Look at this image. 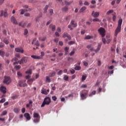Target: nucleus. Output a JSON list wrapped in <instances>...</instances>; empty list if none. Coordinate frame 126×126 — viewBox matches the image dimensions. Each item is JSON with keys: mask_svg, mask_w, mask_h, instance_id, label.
Segmentation results:
<instances>
[{"mask_svg": "<svg viewBox=\"0 0 126 126\" xmlns=\"http://www.w3.org/2000/svg\"><path fill=\"white\" fill-rule=\"evenodd\" d=\"M57 31L58 32H62V29L60 27L57 28Z\"/></svg>", "mask_w": 126, "mask_h": 126, "instance_id": "nucleus-61", "label": "nucleus"}, {"mask_svg": "<svg viewBox=\"0 0 126 126\" xmlns=\"http://www.w3.org/2000/svg\"><path fill=\"white\" fill-rule=\"evenodd\" d=\"M7 114V111L6 110H4L2 112V114H1L0 116L2 117V116H5Z\"/></svg>", "mask_w": 126, "mask_h": 126, "instance_id": "nucleus-35", "label": "nucleus"}, {"mask_svg": "<svg viewBox=\"0 0 126 126\" xmlns=\"http://www.w3.org/2000/svg\"><path fill=\"white\" fill-rule=\"evenodd\" d=\"M80 88H87V85H86V84H83L81 86Z\"/></svg>", "mask_w": 126, "mask_h": 126, "instance_id": "nucleus-47", "label": "nucleus"}, {"mask_svg": "<svg viewBox=\"0 0 126 126\" xmlns=\"http://www.w3.org/2000/svg\"><path fill=\"white\" fill-rule=\"evenodd\" d=\"M84 5H89V2L87 1H85V2L84 3Z\"/></svg>", "mask_w": 126, "mask_h": 126, "instance_id": "nucleus-59", "label": "nucleus"}, {"mask_svg": "<svg viewBox=\"0 0 126 126\" xmlns=\"http://www.w3.org/2000/svg\"><path fill=\"white\" fill-rule=\"evenodd\" d=\"M112 15H113V18H112L113 21H116V18H117V17H116V13H113Z\"/></svg>", "mask_w": 126, "mask_h": 126, "instance_id": "nucleus-38", "label": "nucleus"}, {"mask_svg": "<svg viewBox=\"0 0 126 126\" xmlns=\"http://www.w3.org/2000/svg\"><path fill=\"white\" fill-rule=\"evenodd\" d=\"M17 74L19 77H22V74L20 72H17Z\"/></svg>", "mask_w": 126, "mask_h": 126, "instance_id": "nucleus-48", "label": "nucleus"}, {"mask_svg": "<svg viewBox=\"0 0 126 126\" xmlns=\"http://www.w3.org/2000/svg\"><path fill=\"white\" fill-rule=\"evenodd\" d=\"M27 61H28V58L23 57L19 62L20 64H22V63H27Z\"/></svg>", "mask_w": 126, "mask_h": 126, "instance_id": "nucleus-10", "label": "nucleus"}, {"mask_svg": "<svg viewBox=\"0 0 126 126\" xmlns=\"http://www.w3.org/2000/svg\"><path fill=\"white\" fill-rule=\"evenodd\" d=\"M74 66H75L74 67L75 70H80V69H81V67L80 66L75 65Z\"/></svg>", "mask_w": 126, "mask_h": 126, "instance_id": "nucleus-24", "label": "nucleus"}, {"mask_svg": "<svg viewBox=\"0 0 126 126\" xmlns=\"http://www.w3.org/2000/svg\"><path fill=\"white\" fill-rule=\"evenodd\" d=\"M34 80H35V79L34 78H32L31 79H29L27 82L28 83V84H29L30 85H31V84H32V82H33V81H34Z\"/></svg>", "mask_w": 126, "mask_h": 126, "instance_id": "nucleus-23", "label": "nucleus"}, {"mask_svg": "<svg viewBox=\"0 0 126 126\" xmlns=\"http://www.w3.org/2000/svg\"><path fill=\"white\" fill-rule=\"evenodd\" d=\"M26 73L27 74H32V70L31 69H29V70L26 71Z\"/></svg>", "mask_w": 126, "mask_h": 126, "instance_id": "nucleus-31", "label": "nucleus"}, {"mask_svg": "<svg viewBox=\"0 0 126 126\" xmlns=\"http://www.w3.org/2000/svg\"><path fill=\"white\" fill-rule=\"evenodd\" d=\"M15 51L17 53H20L21 54H23V53H24V50H23V48L21 47L16 48L15 49Z\"/></svg>", "mask_w": 126, "mask_h": 126, "instance_id": "nucleus-13", "label": "nucleus"}, {"mask_svg": "<svg viewBox=\"0 0 126 126\" xmlns=\"http://www.w3.org/2000/svg\"><path fill=\"white\" fill-rule=\"evenodd\" d=\"M31 58H32V59H34V60H40V59H41V57L36 56L34 55L31 56Z\"/></svg>", "mask_w": 126, "mask_h": 126, "instance_id": "nucleus-21", "label": "nucleus"}, {"mask_svg": "<svg viewBox=\"0 0 126 126\" xmlns=\"http://www.w3.org/2000/svg\"><path fill=\"white\" fill-rule=\"evenodd\" d=\"M37 39L36 38H33V41L32 42V45H34L37 47H39L40 46V44L39 43V41H36Z\"/></svg>", "mask_w": 126, "mask_h": 126, "instance_id": "nucleus-12", "label": "nucleus"}, {"mask_svg": "<svg viewBox=\"0 0 126 126\" xmlns=\"http://www.w3.org/2000/svg\"><path fill=\"white\" fill-rule=\"evenodd\" d=\"M98 32L102 37H105V35L106 34V31L105 30V29L100 28L99 29H98Z\"/></svg>", "mask_w": 126, "mask_h": 126, "instance_id": "nucleus-8", "label": "nucleus"}, {"mask_svg": "<svg viewBox=\"0 0 126 126\" xmlns=\"http://www.w3.org/2000/svg\"><path fill=\"white\" fill-rule=\"evenodd\" d=\"M2 16H4V17H7V16H8L7 8L5 9L4 11L3 10L0 11V17H2Z\"/></svg>", "mask_w": 126, "mask_h": 126, "instance_id": "nucleus-7", "label": "nucleus"}, {"mask_svg": "<svg viewBox=\"0 0 126 126\" xmlns=\"http://www.w3.org/2000/svg\"><path fill=\"white\" fill-rule=\"evenodd\" d=\"M114 65H111L110 66H108V69H114Z\"/></svg>", "mask_w": 126, "mask_h": 126, "instance_id": "nucleus-62", "label": "nucleus"}, {"mask_svg": "<svg viewBox=\"0 0 126 126\" xmlns=\"http://www.w3.org/2000/svg\"><path fill=\"white\" fill-rule=\"evenodd\" d=\"M74 22V20H72L70 22V24L68 26V28H69L71 31H72V30H73V28L72 27L75 28L77 27V24Z\"/></svg>", "mask_w": 126, "mask_h": 126, "instance_id": "nucleus-5", "label": "nucleus"}, {"mask_svg": "<svg viewBox=\"0 0 126 126\" xmlns=\"http://www.w3.org/2000/svg\"><path fill=\"white\" fill-rule=\"evenodd\" d=\"M50 28L51 29L52 31H55L56 30V26L50 25Z\"/></svg>", "mask_w": 126, "mask_h": 126, "instance_id": "nucleus-25", "label": "nucleus"}, {"mask_svg": "<svg viewBox=\"0 0 126 126\" xmlns=\"http://www.w3.org/2000/svg\"><path fill=\"white\" fill-rule=\"evenodd\" d=\"M95 94H96V91H93L89 94V97H92V96L95 95Z\"/></svg>", "mask_w": 126, "mask_h": 126, "instance_id": "nucleus-28", "label": "nucleus"}, {"mask_svg": "<svg viewBox=\"0 0 126 126\" xmlns=\"http://www.w3.org/2000/svg\"><path fill=\"white\" fill-rule=\"evenodd\" d=\"M75 52L74 51H72L70 53V54H69V55H70V56H73V55H74V54H75Z\"/></svg>", "mask_w": 126, "mask_h": 126, "instance_id": "nucleus-60", "label": "nucleus"}, {"mask_svg": "<svg viewBox=\"0 0 126 126\" xmlns=\"http://www.w3.org/2000/svg\"><path fill=\"white\" fill-rule=\"evenodd\" d=\"M63 37V38H67L68 40H71V37L67 32H64Z\"/></svg>", "mask_w": 126, "mask_h": 126, "instance_id": "nucleus-14", "label": "nucleus"}, {"mask_svg": "<svg viewBox=\"0 0 126 126\" xmlns=\"http://www.w3.org/2000/svg\"><path fill=\"white\" fill-rule=\"evenodd\" d=\"M75 43V41H71L68 42L69 45H73V44Z\"/></svg>", "mask_w": 126, "mask_h": 126, "instance_id": "nucleus-49", "label": "nucleus"}, {"mask_svg": "<svg viewBox=\"0 0 126 126\" xmlns=\"http://www.w3.org/2000/svg\"><path fill=\"white\" fill-rule=\"evenodd\" d=\"M24 35H27V34H28V30L27 29H25L24 30Z\"/></svg>", "mask_w": 126, "mask_h": 126, "instance_id": "nucleus-53", "label": "nucleus"}, {"mask_svg": "<svg viewBox=\"0 0 126 126\" xmlns=\"http://www.w3.org/2000/svg\"><path fill=\"white\" fill-rule=\"evenodd\" d=\"M112 41L111 39L110 38H107V40H106V43L107 44H109V43L111 42V41Z\"/></svg>", "mask_w": 126, "mask_h": 126, "instance_id": "nucleus-52", "label": "nucleus"}, {"mask_svg": "<svg viewBox=\"0 0 126 126\" xmlns=\"http://www.w3.org/2000/svg\"><path fill=\"white\" fill-rule=\"evenodd\" d=\"M71 3H73V0H72L69 2L67 1H65V4H66V5H70Z\"/></svg>", "mask_w": 126, "mask_h": 126, "instance_id": "nucleus-22", "label": "nucleus"}, {"mask_svg": "<svg viewBox=\"0 0 126 126\" xmlns=\"http://www.w3.org/2000/svg\"><path fill=\"white\" fill-rule=\"evenodd\" d=\"M11 21L13 23V24H15V25H17V24H18V23L17 22V21L16 20V19H15V17H14V16L11 17Z\"/></svg>", "mask_w": 126, "mask_h": 126, "instance_id": "nucleus-15", "label": "nucleus"}, {"mask_svg": "<svg viewBox=\"0 0 126 126\" xmlns=\"http://www.w3.org/2000/svg\"><path fill=\"white\" fill-rule=\"evenodd\" d=\"M122 24H123V20L121 19L118 21V25L115 30V36L116 37H117V36H118V34L121 32V30L122 29Z\"/></svg>", "mask_w": 126, "mask_h": 126, "instance_id": "nucleus-1", "label": "nucleus"}, {"mask_svg": "<svg viewBox=\"0 0 126 126\" xmlns=\"http://www.w3.org/2000/svg\"><path fill=\"white\" fill-rule=\"evenodd\" d=\"M5 54V52L4 51L0 50V56H1V57H2V58H3V57H4Z\"/></svg>", "mask_w": 126, "mask_h": 126, "instance_id": "nucleus-30", "label": "nucleus"}, {"mask_svg": "<svg viewBox=\"0 0 126 126\" xmlns=\"http://www.w3.org/2000/svg\"><path fill=\"white\" fill-rule=\"evenodd\" d=\"M91 3H92V4H95L96 0H92L91 1Z\"/></svg>", "mask_w": 126, "mask_h": 126, "instance_id": "nucleus-56", "label": "nucleus"}, {"mask_svg": "<svg viewBox=\"0 0 126 126\" xmlns=\"http://www.w3.org/2000/svg\"><path fill=\"white\" fill-rule=\"evenodd\" d=\"M86 79V76L83 75L82 76V81H84Z\"/></svg>", "mask_w": 126, "mask_h": 126, "instance_id": "nucleus-45", "label": "nucleus"}, {"mask_svg": "<svg viewBox=\"0 0 126 126\" xmlns=\"http://www.w3.org/2000/svg\"><path fill=\"white\" fill-rule=\"evenodd\" d=\"M33 117L34 118L33 123L37 124L40 122V119L41 118V117L40 116V115L38 114V113L36 112L33 113Z\"/></svg>", "mask_w": 126, "mask_h": 126, "instance_id": "nucleus-3", "label": "nucleus"}, {"mask_svg": "<svg viewBox=\"0 0 126 126\" xmlns=\"http://www.w3.org/2000/svg\"><path fill=\"white\" fill-rule=\"evenodd\" d=\"M54 41L55 43H58V42H59V38H55Z\"/></svg>", "mask_w": 126, "mask_h": 126, "instance_id": "nucleus-64", "label": "nucleus"}, {"mask_svg": "<svg viewBox=\"0 0 126 126\" xmlns=\"http://www.w3.org/2000/svg\"><path fill=\"white\" fill-rule=\"evenodd\" d=\"M42 14L41 13H40L39 14V16L36 18V21H38L39 18L40 17H42Z\"/></svg>", "mask_w": 126, "mask_h": 126, "instance_id": "nucleus-43", "label": "nucleus"}, {"mask_svg": "<svg viewBox=\"0 0 126 126\" xmlns=\"http://www.w3.org/2000/svg\"><path fill=\"white\" fill-rule=\"evenodd\" d=\"M50 103H51V98L49 97H45L41 105V108H43L45 107V105H50Z\"/></svg>", "mask_w": 126, "mask_h": 126, "instance_id": "nucleus-4", "label": "nucleus"}, {"mask_svg": "<svg viewBox=\"0 0 126 126\" xmlns=\"http://www.w3.org/2000/svg\"><path fill=\"white\" fill-rule=\"evenodd\" d=\"M15 68L16 70H18L19 69H20V68H21V66L20 65H16L15 66Z\"/></svg>", "mask_w": 126, "mask_h": 126, "instance_id": "nucleus-40", "label": "nucleus"}, {"mask_svg": "<svg viewBox=\"0 0 126 126\" xmlns=\"http://www.w3.org/2000/svg\"><path fill=\"white\" fill-rule=\"evenodd\" d=\"M56 75V72L53 71L49 74V76L50 77H53V76H55Z\"/></svg>", "mask_w": 126, "mask_h": 126, "instance_id": "nucleus-32", "label": "nucleus"}, {"mask_svg": "<svg viewBox=\"0 0 126 126\" xmlns=\"http://www.w3.org/2000/svg\"><path fill=\"white\" fill-rule=\"evenodd\" d=\"M25 16L29 17L30 16V14L29 13H26L24 14Z\"/></svg>", "mask_w": 126, "mask_h": 126, "instance_id": "nucleus-63", "label": "nucleus"}, {"mask_svg": "<svg viewBox=\"0 0 126 126\" xmlns=\"http://www.w3.org/2000/svg\"><path fill=\"white\" fill-rule=\"evenodd\" d=\"M4 102H5V98H2V99L0 100V103H4Z\"/></svg>", "mask_w": 126, "mask_h": 126, "instance_id": "nucleus-55", "label": "nucleus"}, {"mask_svg": "<svg viewBox=\"0 0 126 126\" xmlns=\"http://www.w3.org/2000/svg\"><path fill=\"white\" fill-rule=\"evenodd\" d=\"M24 117L27 119V121H30L31 120V116H30V114L28 113H25Z\"/></svg>", "mask_w": 126, "mask_h": 126, "instance_id": "nucleus-17", "label": "nucleus"}, {"mask_svg": "<svg viewBox=\"0 0 126 126\" xmlns=\"http://www.w3.org/2000/svg\"><path fill=\"white\" fill-rule=\"evenodd\" d=\"M100 15V13L99 12H95V11H93L92 13V16H93L94 18H97V17H99Z\"/></svg>", "mask_w": 126, "mask_h": 126, "instance_id": "nucleus-11", "label": "nucleus"}, {"mask_svg": "<svg viewBox=\"0 0 126 126\" xmlns=\"http://www.w3.org/2000/svg\"><path fill=\"white\" fill-rule=\"evenodd\" d=\"M41 93H42V94H44L45 95H48V93L47 92V90L45 89H43L41 90Z\"/></svg>", "mask_w": 126, "mask_h": 126, "instance_id": "nucleus-26", "label": "nucleus"}, {"mask_svg": "<svg viewBox=\"0 0 126 126\" xmlns=\"http://www.w3.org/2000/svg\"><path fill=\"white\" fill-rule=\"evenodd\" d=\"M101 50V44H99L97 46L96 49L94 50L95 53H97Z\"/></svg>", "mask_w": 126, "mask_h": 126, "instance_id": "nucleus-18", "label": "nucleus"}, {"mask_svg": "<svg viewBox=\"0 0 126 126\" xmlns=\"http://www.w3.org/2000/svg\"><path fill=\"white\" fill-rule=\"evenodd\" d=\"M70 72H71V74H74L75 73V70L73 69H70Z\"/></svg>", "mask_w": 126, "mask_h": 126, "instance_id": "nucleus-46", "label": "nucleus"}, {"mask_svg": "<svg viewBox=\"0 0 126 126\" xmlns=\"http://www.w3.org/2000/svg\"><path fill=\"white\" fill-rule=\"evenodd\" d=\"M13 111L14 112V113H16V114H18V113L20 112V109H19V108L18 107H16L14 108Z\"/></svg>", "mask_w": 126, "mask_h": 126, "instance_id": "nucleus-19", "label": "nucleus"}, {"mask_svg": "<svg viewBox=\"0 0 126 126\" xmlns=\"http://www.w3.org/2000/svg\"><path fill=\"white\" fill-rule=\"evenodd\" d=\"M48 8H49V6L46 5L45 8H44V13H46L47 12V10H48Z\"/></svg>", "mask_w": 126, "mask_h": 126, "instance_id": "nucleus-36", "label": "nucleus"}, {"mask_svg": "<svg viewBox=\"0 0 126 126\" xmlns=\"http://www.w3.org/2000/svg\"><path fill=\"white\" fill-rule=\"evenodd\" d=\"M52 100L53 101H57V96H53L52 97Z\"/></svg>", "mask_w": 126, "mask_h": 126, "instance_id": "nucleus-54", "label": "nucleus"}, {"mask_svg": "<svg viewBox=\"0 0 126 126\" xmlns=\"http://www.w3.org/2000/svg\"><path fill=\"white\" fill-rule=\"evenodd\" d=\"M3 42H4V43L6 44V45H8V44H9V41H8V40L6 39H4L3 40Z\"/></svg>", "mask_w": 126, "mask_h": 126, "instance_id": "nucleus-44", "label": "nucleus"}, {"mask_svg": "<svg viewBox=\"0 0 126 126\" xmlns=\"http://www.w3.org/2000/svg\"><path fill=\"white\" fill-rule=\"evenodd\" d=\"M49 12H50V15H53V13H54V10H53V9H50Z\"/></svg>", "mask_w": 126, "mask_h": 126, "instance_id": "nucleus-51", "label": "nucleus"}, {"mask_svg": "<svg viewBox=\"0 0 126 126\" xmlns=\"http://www.w3.org/2000/svg\"><path fill=\"white\" fill-rule=\"evenodd\" d=\"M94 22H100V20L98 18H94L93 20Z\"/></svg>", "mask_w": 126, "mask_h": 126, "instance_id": "nucleus-42", "label": "nucleus"}, {"mask_svg": "<svg viewBox=\"0 0 126 126\" xmlns=\"http://www.w3.org/2000/svg\"><path fill=\"white\" fill-rule=\"evenodd\" d=\"M46 82H48V83H49V82H51V79L50 78V77L49 76H46Z\"/></svg>", "mask_w": 126, "mask_h": 126, "instance_id": "nucleus-34", "label": "nucleus"}, {"mask_svg": "<svg viewBox=\"0 0 126 126\" xmlns=\"http://www.w3.org/2000/svg\"><path fill=\"white\" fill-rule=\"evenodd\" d=\"M11 82V79H10V77L9 76H4V79L3 80V83L4 84H7L8 85L9 84H10V83Z\"/></svg>", "mask_w": 126, "mask_h": 126, "instance_id": "nucleus-6", "label": "nucleus"}, {"mask_svg": "<svg viewBox=\"0 0 126 126\" xmlns=\"http://www.w3.org/2000/svg\"><path fill=\"white\" fill-rule=\"evenodd\" d=\"M0 48H3V47H4V43H3L2 42H0Z\"/></svg>", "mask_w": 126, "mask_h": 126, "instance_id": "nucleus-58", "label": "nucleus"}, {"mask_svg": "<svg viewBox=\"0 0 126 126\" xmlns=\"http://www.w3.org/2000/svg\"><path fill=\"white\" fill-rule=\"evenodd\" d=\"M63 11H64V12H66L67 10H68V8L67 6L63 7L62 9Z\"/></svg>", "mask_w": 126, "mask_h": 126, "instance_id": "nucleus-33", "label": "nucleus"}, {"mask_svg": "<svg viewBox=\"0 0 126 126\" xmlns=\"http://www.w3.org/2000/svg\"><path fill=\"white\" fill-rule=\"evenodd\" d=\"M86 40H89L90 39H93V36L91 35H87L85 37Z\"/></svg>", "mask_w": 126, "mask_h": 126, "instance_id": "nucleus-27", "label": "nucleus"}, {"mask_svg": "<svg viewBox=\"0 0 126 126\" xmlns=\"http://www.w3.org/2000/svg\"><path fill=\"white\" fill-rule=\"evenodd\" d=\"M26 82V80H21L20 81L19 83V85L20 87H25L27 86V84L25 83Z\"/></svg>", "mask_w": 126, "mask_h": 126, "instance_id": "nucleus-9", "label": "nucleus"}, {"mask_svg": "<svg viewBox=\"0 0 126 126\" xmlns=\"http://www.w3.org/2000/svg\"><path fill=\"white\" fill-rule=\"evenodd\" d=\"M89 90H84L80 92V97L81 100H85L87 98V95H88Z\"/></svg>", "mask_w": 126, "mask_h": 126, "instance_id": "nucleus-2", "label": "nucleus"}, {"mask_svg": "<svg viewBox=\"0 0 126 126\" xmlns=\"http://www.w3.org/2000/svg\"><path fill=\"white\" fill-rule=\"evenodd\" d=\"M86 7L83 6L80 9V12H84V11L86 10Z\"/></svg>", "mask_w": 126, "mask_h": 126, "instance_id": "nucleus-29", "label": "nucleus"}, {"mask_svg": "<svg viewBox=\"0 0 126 126\" xmlns=\"http://www.w3.org/2000/svg\"><path fill=\"white\" fill-rule=\"evenodd\" d=\"M0 91H1L3 94H5V93H6V88L3 86H1L0 88Z\"/></svg>", "mask_w": 126, "mask_h": 126, "instance_id": "nucleus-16", "label": "nucleus"}, {"mask_svg": "<svg viewBox=\"0 0 126 126\" xmlns=\"http://www.w3.org/2000/svg\"><path fill=\"white\" fill-rule=\"evenodd\" d=\"M20 11H21V13L20 14L23 15L24 14V13H25V11H26V9H21Z\"/></svg>", "mask_w": 126, "mask_h": 126, "instance_id": "nucleus-39", "label": "nucleus"}, {"mask_svg": "<svg viewBox=\"0 0 126 126\" xmlns=\"http://www.w3.org/2000/svg\"><path fill=\"white\" fill-rule=\"evenodd\" d=\"M114 12V10H110L108 11L107 12L106 14L107 15H109V14H111V13H113Z\"/></svg>", "mask_w": 126, "mask_h": 126, "instance_id": "nucleus-37", "label": "nucleus"}, {"mask_svg": "<svg viewBox=\"0 0 126 126\" xmlns=\"http://www.w3.org/2000/svg\"><path fill=\"white\" fill-rule=\"evenodd\" d=\"M46 39V37H44L42 38H39V40H40V41H45Z\"/></svg>", "mask_w": 126, "mask_h": 126, "instance_id": "nucleus-57", "label": "nucleus"}, {"mask_svg": "<svg viewBox=\"0 0 126 126\" xmlns=\"http://www.w3.org/2000/svg\"><path fill=\"white\" fill-rule=\"evenodd\" d=\"M68 50H69V47H65L64 48L65 56H67V55H68Z\"/></svg>", "mask_w": 126, "mask_h": 126, "instance_id": "nucleus-20", "label": "nucleus"}, {"mask_svg": "<svg viewBox=\"0 0 126 126\" xmlns=\"http://www.w3.org/2000/svg\"><path fill=\"white\" fill-rule=\"evenodd\" d=\"M18 97V95H16L12 96V99H13V100H14L15 99H17Z\"/></svg>", "mask_w": 126, "mask_h": 126, "instance_id": "nucleus-50", "label": "nucleus"}, {"mask_svg": "<svg viewBox=\"0 0 126 126\" xmlns=\"http://www.w3.org/2000/svg\"><path fill=\"white\" fill-rule=\"evenodd\" d=\"M68 77L67 75H64L63 76V79L65 80V81H67L68 80Z\"/></svg>", "mask_w": 126, "mask_h": 126, "instance_id": "nucleus-41", "label": "nucleus"}]
</instances>
